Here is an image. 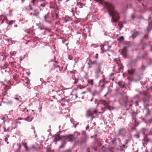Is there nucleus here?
I'll use <instances>...</instances> for the list:
<instances>
[{
    "mask_svg": "<svg viewBox=\"0 0 152 152\" xmlns=\"http://www.w3.org/2000/svg\"><path fill=\"white\" fill-rule=\"evenodd\" d=\"M56 140H59L61 139V138L59 136V134H56Z\"/></svg>",
    "mask_w": 152,
    "mask_h": 152,
    "instance_id": "obj_52",
    "label": "nucleus"
},
{
    "mask_svg": "<svg viewBox=\"0 0 152 152\" xmlns=\"http://www.w3.org/2000/svg\"><path fill=\"white\" fill-rule=\"evenodd\" d=\"M119 70L120 72L121 70H123V68H124V66L122 65V64H120L119 65Z\"/></svg>",
    "mask_w": 152,
    "mask_h": 152,
    "instance_id": "obj_49",
    "label": "nucleus"
},
{
    "mask_svg": "<svg viewBox=\"0 0 152 152\" xmlns=\"http://www.w3.org/2000/svg\"><path fill=\"white\" fill-rule=\"evenodd\" d=\"M142 95L148 99H149L151 97V96L148 94L146 91H143L142 92Z\"/></svg>",
    "mask_w": 152,
    "mask_h": 152,
    "instance_id": "obj_27",
    "label": "nucleus"
},
{
    "mask_svg": "<svg viewBox=\"0 0 152 152\" xmlns=\"http://www.w3.org/2000/svg\"><path fill=\"white\" fill-rule=\"evenodd\" d=\"M60 95L61 94H60L59 95H58V94H57V96H50L49 99H53L54 100H57L58 102H60L61 98L60 97ZM61 95H62V94H61Z\"/></svg>",
    "mask_w": 152,
    "mask_h": 152,
    "instance_id": "obj_14",
    "label": "nucleus"
},
{
    "mask_svg": "<svg viewBox=\"0 0 152 152\" xmlns=\"http://www.w3.org/2000/svg\"><path fill=\"white\" fill-rule=\"evenodd\" d=\"M16 126L14 127H13L12 126L9 127L7 128H6L5 126L4 127V131L5 132H10L13 129H15L16 127Z\"/></svg>",
    "mask_w": 152,
    "mask_h": 152,
    "instance_id": "obj_19",
    "label": "nucleus"
},
{
    "mask_svg": "<svg viewBox=\"0 0 152 152\" xmlns=\"http://www.w3.org/2000/svg\"><path fill=\"white\" fill-rule=\"evenodd\" d=\"M148 99H148L147 98H144L142 99V100L144 103H146L148 101Z\"/></svg>",
    "mask_w": 152,
    "mask_h": 152,
    "instance_id": "obj_56",
    "label": "nucleus"
},
{
    "mask_svg": "<svg viewBox=\"0 0 152 152\" xmlns=\"http://www.w3.org/2000/svg\"><path fill=\"white\" fill-rule=\"evenodd\" d=\"M15 96L16 97L14 98L15 99L19 101L20 102H21L22 103H23V100H22V98L20 96L16 95H15Z\"/></svg>",
    "mask_w": 152,
    "mask_h": 152,
    "instance_id": "obj_24",
    "label": "nucleus"
},
{
    "mask_svg": "<svg viewBox=\"0 0 152 152\" xmlns=\"http://www.w3.org/2000/svg\"><path fill=\"white\" fill-rule=\"evenodd\" d=\"M102 80H100L99 83V86L101 87L102 89L101 90L100 92H101L104 88H105V84L106 83H108L109 82L108 81H107V78L104 75H103L102 76Z\"/></svg>",
    "mask_w": 152,
    "mask_h": 152,
    "instance_id": "obj_8",
    "label": "nucleus"
},
{
    "mask_svg": "<svg viewBox=\"0 0 152 152\" xmlns=\"http://www.w3.org/2000/svg\"><path fill=\"white\" fill-rule=\"evenodd\" d=\"M24 79H21V80L24 82V83L26 84H28L30 81L28 78L26 77V78H24Z\"/></svg>",
    "mask_w": 152,
    "mask_h": 152,
    "instance_id": "obj_29",
    "label": "nucleus"
},
{
    "mask_svg": "<svg viewBox=\"0 0 152 152\" xmlns=\"http://www.w3.org/2000/svg\"><path fill=\"white\" fill-rule=\"evenodd\" d=\"M79 57H74V60L75 61V64L74 65L76 64L77 63H78L79 61Z\"/></svg>",
    "mask_w": 152,
    "mask_h": 152,
    "instance_id": "obj_38",
    "label": "nucleus"
},
{
    "mask_svg": "<svg viewBox=\"0 0 152 152\" xmlns=\"http://www.w3.org/2000/svg\"><path fill=\"white\" fill-rule=\"evenodd\" d=\"M70 101L69 99V96L67 97H66L64 98H61V101L60 102H62L64 104H68L69 102Z\"/></svg>",
    "mask_w": 152,
    "mask_h": 152,
    "instance_id": "obj_17",
    "label": "nucleus"
},
{
    "mask_svg": "<svg viewBox=\"0 0 152 152\" xmlns=\"http://www.w3.org/2000/svg\"><path fill=\"white\" fill-rule=\"evenodd\" d=\"M139 123H137V124H134V127H132V130L133 129H135V127L139 125Z\"/></svg>",
    "mask_w": 152,
    "mask_h": 152,
    "instance_id": "obj_58",
    "label": "nucleus"
},
{
    "mask_svg": "<svg viewBox=\"0 0 152 152\" xmlns=\"http://www.w3.org/2000/svg\"><path fill=\"white\" fill-rule=\"evenodd\" d=\"M4 19L2 20L1 21V23L2 24L4 23V20L6 21L7 22L8 21V19L7 18V17L6 16H4Z\"/></svg>",
    "mask_w": 152,
    "mask_h": 152,
    "instance_id": "obj_51",
    "label": "nucleus"
},
{
    "mask_svg": "<svg viewBox=\"0 0 152 152\" xmlns=\"http://www.w3.org/2000/svg\"><path fill=\"white\" fill-rule=\"evenodd\" d=\"M121 54L125 58L127 57V52L122 51Z\"/></svg>",
    "mask_w": 152,
    "mask_h": 152,
    "instance_id": "obj_34",
    "label": "nucleus"
},
{
    "mask_svg": "<svg viewBox=\"0 0 152 152\" xmlns=\"http://www.w3.org/2000/svg\"><path fill=\"white\" fill-rule=\"evenodd\" d=\"M65 144H64V143L62 144L59 147V148H63L65 147Z\"/></svg>",
    "mask_w": 152,
    "mask_h": 152,
    "instance_id": "obj_62",
    "label": "nucleus"
},
{
    "mask_svg": "<svg viewBox=\"0 0 152 152\" xmlns=\"http://www.w3.org/2000/svg\"><path fill=\"white\" fill-rule=\"evenodd\" d=\"M118 85L121 88H124L126 87V85L125 83H123V81H119L118 83Z\"/></svg>",
    "mask_w": 152,
    "mask_h": 152,
    "instance_id": "obj_22",
    "label": "nucleus"
},
{
    "mask_svg": "<svg viewBox=\"0 0 152 152\" xmlns=\"http://www.w3.org/2000/svg\"><path fill=\"white\" fill-rule=\"evenodd\" d=\"M40 29V30H44L45 31L46 30V28L44 26H41L39 27Z\"/></svg>",
    "mask_w": 152,
    "mask_h": 152,
    "instance_id": "obj_60",
    "label": "nucleus"
},
{
    "mask_svg": "<svg viewBox=\"0 0 152 152\" xmlns=\"http://www.w3.org/2000/svg\"><path fill=\"white\" fill-rule=\"evenodd\" d=\"M138 113V112L137 111H133L132 112H131L132 117H133V116L136 117Z\"/></svg>",
    "mask_w": 152,
    "mask_h": 152,
    "instance_id": "obj_33",
    "label": "nucleus"
},
{
    "mask_svg": "<svg viewBox=\"0 0 152 152\" xmlns=\"http://www.w3.org/2000/svg\"><path fill=\"white\" fill-rule=\"evenodd\" d=\"M100 94V92L96 91H95L92 94V95L93 96H94L96 95H99Z\"/></svg>",
    "mask_w": 152,
    "mask_h": 152,
    "instance_id": "obj_40",
    "label": "nucleus"
},
{
    "mask_svg": "<svg viewBox=\"0 0 152 152\" xmlns=\"http://www.w3.org/2000/svg\"><path fill=\"white\" fill-rule=\"evenodd\" d=\"M110 80H112L113 81L114 80V74L113 73H111L110 75V77L109 78Z\"/></svg>",
    "mask_w": 152,
    "mask_h": 152,
    "instance_id": "obj_37",
    "label": "nucleus"
},
{
    "mask_svg": "<svg viewBox=\"0 0 152 152\" xmlns=\"http://www.w3.org/2000/svg\"><path fill=\"white\" fill-rule=\"evenodd\" d=\"M77 94H71L69 95V99L71 101L75 100L77 97Z\"/></svg>",
    "mask_w": 152,
    "mask_h": 152,
    "instance_id": "obj_18",
    "label": "nucleus"
},
{
    "mask_svg": "<svg viewBox=\"0 0 152 152\" xmlns=\"http://www.w3.org/2000/svg\"><path fill=\"white\" fill-rule=\"evenodd\" d=\"M34 114V113H32V112L29 114L28 115H29L26 118H24V119L26 121L28 122H31L32 121L33 118V116Z\"/></svg>",
    "mask_w": 152,
    "mask_h": 152,
    "instance_id": "obj_16",
    "label": "nucleus"
},
{
    "mask_svg": "<svg viewBox=\"0 0 152 152\" xmlns=\"http://www.w3.org/2000/svg\"><path fill=\"white\" fill-rule=\"evenodd\" d=\"M128 73L130 75H132L133 74L134 71L135 70H134L132 68H131L130 69H128L127 70Z\"/></svg>",
    "mask_w": 152,
    "mask_h": 152,
    "instance_id": "obj_30",
    "label": "nucleus"
},
{
    "mask_svg": "<svg viewBox=\"0 0 152 152\" xmlns=\"http://www.w3.org/2000/svg\"><path fill=\"white\" fill-rule=\"evenodd\" d=\"M24 118H18V119H16V124H21L20 122L19 121L20 120H23Z\"/></svg>",
    "mask_w": 152,
    "mask_h": 152,
    "instance_id": "obj_42",
    "label": "nucleus"
},
{
    "mask_svg": "<svg viewBox=\"0 0 152 152\" xmlns=\"http://www.w3.org/2000/svg\"><path fill=\"white\" fill-rule=\"evenodd\" d=\"M31 148L34 149V150H37V151H38L39 150H40V147H36L34 145H32Z\"/></svg>",
    "mask_w": 152,
    "mask_h": 152,
    "instance_id": "obj_36",
    "label": "nucleus"
},
{
    "mask_svg": "<svg viewBox=\"0 0 152 152\" xmlns=\"http://www.w3.org/2000/svg\"><path fill=\"white\" fill-rule=\"evenodd\" d=\"M144 138L143 140L145 141L148 142L150 141V139L148 138L147 135L145 134H143Z\"/></svg>",
    "mask_w": 152,
    "mask_h": 152,
    "instance_id": "obj_31",
    "label": "nucleus"
},
{
    "mask_svg": "<svg viewBox=\"0 0 152 152\" xmlns=\"http://www.w3.org/2000/svg\"><path fill=\"white\" fill-rule=\"evenodd\" d=\"M68 138L70 141H72L74 138V137L73 135H70L68 136Z\"/></svg>",
    "mask_w": 152,
    "mask_h": 152,
    "instance_id": "obj_53",
    "label": "nucleus"
},
{
    "mask_svg": "<svg viewBox=\"0 0 152 152\" xmlns=\"http://www.w3.org/2000/svg\"><path fill=\"white\" fill-rule=\"evenodd\" d=\"M40 2V5L39 7V8L40 11L42 10V8L44 7L46 5L48 4V3L46 0H37V3Z\"/></svg>",
    "mask_w": 152,
    "mask_h": 152,
    "instance_id": "obj_10",
    "label": "nucleus"
},
{
    "mask_svg": "<svg viewBox=\"0 0 152 152\" xmlns=\"http://www.w3.org/2000/svg\"><path fill=\"white\" fill-rule=\"evenodd\" d=\"M100 103L101 104L104 106V107L101 108V110L102 111L99 112V113L100 114L103 113L106 111L107 109L109 110H113L114 109L113 107L110 105L109 102L107 101L102 100H100Z\"/></svg>",
    "mask_w": 152,
    "mask_h": 152,
    "instance_id": "obj_3",
    "label": "nucleus"
},
{
    "mask_svg": "<svg viewBox=\"0 0 152 152\" xmlns=\"http://www.w3.org/2000/svg\"><path fill=\"white\" fill-rule=\"evenodd\" d=\"M1 102H3V103H6V104H12L13 102V101L11 100L7 102L5 101H1Z\"/></svg>",
    "mask_w": 152,
    "mask_h": 152,
    "instance_id": "obj_41",
    "label": "nucleus"
},
{
    "mask_svg": "<svg viewBox=\"0 0 152 152\" xmlns=\"http://www.w3.org/2000/svg\"><path fill=\"white\" fill-rule=\"evenodd\" d=\"M140 43L142 45V49L143 50H144L145 49V46H148L149 44L147 43L146 42H143V39H141Z\"/></svg>",
    "mask_w": 152,
    "mask_h": 152,
    "instance_id": "obj_23",
    "label": "nucleus"
},
{
    "mask_svg": "<svg viewBox=\"0 0 152 152\" xmlns=\"http://www.w3.org/2000/svg\"><path fill=\"white\" fill-rule=\"evenodd\" d=\"M77 5L79 8H81L83 7V6H84L85 4L81 3L80 2H77Z\"/></svg>",
    "mask_w": 152,
    "mask_h": 152,
    "instance_id": "obj_32",
    "label": "nucleus"
},
{
    "mask_svg": "<svg viewBox=\"0 0 152 152\" xmlns=\"http://www.w3.org/2000/svg\"><path fill=\"white\" fill-rule=\"evenodd\" d=\"M112 91V90L111 88H109L108 89V91L107 92V94H108V95H110Z\"/></svg>",
    "mask_w": 152,
    "mask_h": 152,
    "instance_id": "obj_57",
    "label": "nucleus"
},
{
    "mask_svg": "<svg viewBox=\"0 0 152 152\" xmlns=\"http://www.w3.org/2000/svg\"><path fill=\"white\" fill-rule=\"evenodd\" d=\"M144 108L146 110V114H145V115L144 116L145 118H146L147 116L148 115H150L151 112V111L148 108L145 107V106L144 107Z\"/></svg>",
    "mask_w": 152,
    "mask_h": 152,
    "instance_id": "obj_25",
    "label": "nucleus"
},
{
    "mask_svg": "<svg viewBox=\"0 0 152 152\" xmlns=\"http://www.w3.org/2000/svg\"><path fill=\"white\" fill-rule=\"evenodd\" d=\"M51 17L52 18V20H55L56 19H58L59 18V15L58 13H53L51 14Z\"/></svg>",
    "mask_w": 152,
    "mask_h": 152,
    "instance_id": "obj_20",
    "label": "nucleus"
},
{
    "mask_svg": "<svg viewBox=\"0 0 152 152\" xmlns=\"http://www.w3.org/2000/svg\"><path fill=\"white\" fill-rule=\"evenodd\" d=\"M122 100L125 104H126L129 102L128 96L126 95L123 96Z\"/></svg>",
    "mask_w": 152,
    "mask_h": 152,
    "instance_id": "obj_21",
    "label": "nucleus"
},
{
    "mask_svg": "<svg viewBox=\"0 0 152 152\" xmlns=\"http://www.w3.org/2000/svg\"><path fill=\"white\" fill-rule=\"evenodd\" d=\"M72 20V18L71 17L66 15L65 17L59 18L58 23L62 26H66L69 25Z\"/></svg>",
    "mask_w": 152,
    "mask_h": 152,
    "instance_id": "obj_4",
    "label": "nucleus"
},
{
    "mask_svg": "<svg viewBox=\"0 0 152 152\" xmlns=\"http://www.w3.org/2000/svg\"><path fill=\"white\" fill-rule=\"evenodd\" d=\"M22 145L24 146V147L26 148V151H28V147L27 145V144L25 142H22Z\"/></svg>",
    "mask_w": 152,
    "mask_h": 152,
    "instance_id": "obj_45",
    "label": "nucleus"
},
{
    "mask_svg": "<svg viewBox=\"0 0 152 152\" xmlns=\"http://www.w3.org/2000/svg\"><path fill=\"white\" fill-rule=\"evenodd\" d=\"M45 31H47L48 32H51V30L50 29L48 28H46V30L45 31H44V32H45Z\"/></svg>",
    "mask_w": 152,
    "mask_h": 152,
    "instance_id": "obj_63",
    "label": "nucleus"
},
{
    "mask_svg": "<svg viewBox=\"0 0 152 152\" xmlns=\"http://www.w3.org/2000/svg\"><path fill=\"white\" fill-rule=\"evenodd\" d=\"M117 39L118 41H123L124 39V38L123 36H121L119 38H118Z\"/></svg>",
    "mask_w": 152,
    "mask_h": 152,
    "instance_id": "obj_55",
    "label": "nucleus"
},
{
    "mask_svg": "<svg viewBox=\"0 0 152 152\" xmlns=\"http://www.w3.org/2000/svg\"><path fill=\"white\" fill-rule=\"evenodd\" d=\"M72 76L73 79H74V84H77L78 83V82L79 81V79H78L77 78L74 79V77H75L74 75H73Z\"/></svg>",
    "mask_w": 152,
    "mask_h": 152,
    "instance_id": "obj_39",
    "label": "nucleus"
},
{
    "mask_svg": "<svg viewBox=\"0 0 152 152\" xmlns=\"http://www.w3.org/2000/svg\"><path fill=\"white\" fill-rule=\"evenodd\" d=\"M40 12L37 9H35L33 13L31 12L30 13V15H33L37 18H38L39 16Z\"/></svg>",
    "mask_w": 152,
    "mask_h": 152,
    "instance_id": "obj_15",
    "label": "nucleus"
},
{
    "mask_svg": "<svg viewBox=\"0 0 152 152\" xmlns=\"http://www.w3.org/2000/svg\"><path fill=\"white\" fill-rule=\"evenodd\" d=\"M15 20H11L8 21V22H7L6 23L8 25H12L15 22Z\"/></svg>",
    "mask_w": 152,
    "mask_h": 152,
    "instance_id": "obj_35",
    "label": "nucleus"
},
{
    "mask_svg": "<svg viewBox=\"0 0 152 152\" xmlns=\"http://www.w3.org/2000/svg\"><path fill=\"white\" fill-rule=\"evenodd\" d=\"M37 0H31V3L32 4L33 6H34L36 5V2H37Z\"/></svg>",
    "mask_w": 152,
    "mask_h": 152,
    "instance_id": "obj_50",
    "label": "nucleus"
},
{
    "mask_svg": "<svg viewBox=\"0 0 152 152\" xmlns=\"http://www.w3.org/2000/svg\"><path fill=\"white\" fill-rule=\"evenodd\" d=\"M34 110H28L26 108H24L22 111L21 115L23 117L26 116V115H28L32 112H33Z\"/></svg>",
    "mask_w": 152,
    "mask_h": 152,
    "instance_id": "obj_12",
    "label": "nucleus"
},
{
    "mask_svg": "<svg viewBox=\"0 0 152 152\" xmlns=\"http://www.w3.org/2000/svg\"><path fill=\"white\" fill-rule=\"evenodd\" d=\"M132 121L135 124H137V123H139L137 122V118L136 117L133 116L132 117Z\"/></svg>",
    "mask_w": 152,
    "mask_h": 152,
    "instance_id": "obj_43",
    "label": "nucleus"
},
{
    "mask_svg": "<svg viewBox=\"0 0 152 152\" xmlns=\"http://www.w3.org/2000/svg\"><path fill=\"white\" fill-rule=\"evenodd\" d=\"M9 86H6L2 90V92L0 96H2L1 99L3 100H7L8 99L9 95L7 94V90L10 88Z\"/></svg>",
    "mask_w": 152,
    "mask_h": 152,
    "instance_id": "obj_6",
    "label": "nucleus"
},
{
    "mask_svg": "<svg viewBox=\"0 0 152 152\" xmlns=\"http://www.w3.org/2000/svg\"><path fill=\"white\" fill-rule=\"evenodd\" d=\"M15 63L16 62L15 61H13L10 63V64H9V66L13 67H15Z\"/></svg>",
    "mask_w": 152,
    "mask_h": 152,
    "instance_id": "obj_47",
    "label": "nucleus"
},
{
    "mask_svg": "<svg viewBox=\"0 0 152 152\" xmlns=\"http://www.w3.org/2000/svg\"><path fill=\"white\" fill-rule=\"evenodd\" d=\"M62 65H61V67L60 66V71H62L63 72L66 71V70L67 69V64H65V61H62L61 62Z\"/></svg>",
    "mask_w": 152,
    "mask_h": 152,
    "instance_id": "obj_13",
    "label": "nucleus"
},
{
    "mask_svg": "<svg viewBox=\"0 0 152 152\" xmlns=\"http://www.w3.org/2000/svg\"><path fill=\"white\" fill-rule=\"evenodd\" d=\"M43 20L45 22L48 23H51L52 19L51 17V13L50 12H48L44 15Z\"/></svg>",
    "mask_w": 152,
    "mask_h": 152,
    "instance_id": "obj_9",
    "label": "nucleus"
},
{
    "mask_svg": "<svg viewBox=\"0 0 152 152\" xmlns=\"http://www.w3.org/2000/svg\"><path fill=\"white\" fill-rule=\"evenodd\" d=\"M99 3L103 5V8L107 10L109 15L112 17L111 22L117 23L120 17L118 13L115 11L114 6L110 3L104 1L103 0H99Z\"/></svg>",
    "mask_w": 152,
    "mask_h": 152,
    "instance_id": "obj_1",
    "label": "nucleus"
},
{
    "mask_svg": "<svg viewBox=\"0 0 152 152\" xmlns=\"http://www.w3.org/2000/svg\"><path fill=\"white\" fill-rule=\"evenodd\" d=\"M87 60H89L88 63V69H90L92 68L93 64L97 66L96 67L94 70V73L96 75H98L100 73L102 74H103V71H101L103 62L98 63L96 61H92L90 59L88 58L87 59Z\"/></svg>",
    "mask_w": 152,
    "mask_h": 152,
    "instance_id": "obj_2",
    "label": "nucleus"
},
{
    "mask_svg": "<svg viewBox=\"0 0 152 152\" xmlns=\"http://www.w3.org/2000/svg\"><path fill=\"white\" fill-rule=\"evenodd\" d=\"M139 34V32L137 31L133 32V34L132 35V37L133 39L135 38Z\"/></svg>",
    "mask_w": 152,
    "mask_h": 152,
    "instance_id": "obj_26",
    "label": "nucleus"
},
{
    "mask_svg": "<svg viewBox=\"0 0 152 152\" xmlns=\"http://www.w3.org/2000/svg\"><path fill=\"white\" fill-rule=\"evenodd\" d=\"M68 59H69L70 60H72L74 59V57H73V56L71 55H69L68 56Z\"/></svg>",
    "mask_w": 152,
    "mask_h": 152,
    "instance_id": "obj_59",
    "label": "nucleus"
},
{
    "mask_svg": "<svg viewBox=\"0 0 152 152\" xmlns=\"http://www.w3.org/2000/svg\"><path fill=\"white\" fill-rule=\"evenodd\" d=\"M99 112H98L97 108L94 109L90 108L86 112V116L88 118L91 117L93 118H95V117L93 116L96 113H99Z\"/></svg>",
    "mask_w": 152,
    "mask_h": 152,
    "instance_id": "obj_7",
    "label": "nucleus"
},
{
    "mask_svg": "<svg viewBox=\"0 0 152 152\" xmlns=\"http://www.w3.org/2000/svg\"><path fill=\"white\" fill-rule=\"evenodd\" d=\"M32 6V5L29 4L28 7H25V8L27 10H32L33 9Z\"/></svg>",
    "mask_w": 152,
    "mask_h": 152,
    "instance_id": "obj_28",
    "label": "nucleus"
},
{
    "mask_svg": "<svg viewBox=\"0 0 152 152\" xmlns=\"http://www.w3.org/2000/svg\"><path fill=\"white\" fill-rule=\"evenodd\" d=\"M8 65H9V64L7 63H5L4 64L2 67L3 68H6L8 66Z\"/></svg>",
    "mask_w": 152,
    "mask_h": 152,
    "instance_id": "obj_54",
    "label": "nucleus"
},
{
    "mask_svg": "<svg viewBox=\"0 0 152 152\" xmlns=\"http://www.w3.org/2000/svg\"><path fill=\"white\" fill-rule=\"evenodd\" d=\"M127 47L126 46H124L123 48V49L122 51L127 52Z\"/></svg>",
    "mask_w": 152,
    "mask_h": 152,
    "instance_id": "obj_61",
    "label": "nucleus"
},
{
    "mask_svg": "<svg viewBox=\"0 0 152 152\" xmlns=\"http://www.w3.org/2000/svg\"><path fill=\"white\" fill-rule=\"evenodd\" d=\"M10 54L11 56H15L16 54V52H13L12 53H11Z\"/></svg>",
    "mask_w": 152,
    "mask_h": 152,
    "instance_id": "obj_64",
    "label": "nucleus"
},
{
    "mask_svg": "<svg viewBox=\"0 0 152 152\" xmlns=\"http://www.w3.org/2000/svg\"><path fill=\"white\" fill-rule=\"evenodd\" d=\"M47 152H54V151L52 150L51 148L49 147H48L47 148Z\"/></svg>",
    "mask_w": 152,
    "mask_h": 152,
    "instance_id": "obj_46",
    "label": "nucleus"
},
{
    "mask_svg": "<svg viewBox=\"0 0 152 152\" xmlns=\"http://www.w3.org/2000/svg\"><path fill=\"white\" fill-rule=\"evenodd\" d=\"M88 83L90 84L91 85H92L94 83V81L93 80L91 79H88L87 80Z\"/></svg>",
    "mask_w": 152,
    "mask_h": 152,
    "instance_id": "obj_44",
    "label": "nucleus"
},
{
    "mask_svg": "<svg viewBox=\"0 0 152 152\" xmlns=\"http://www.w3.org/2000/svg\"><path fill=\"white\" fill-rule=\"evenodd\" d=\"M110 143L113 147H115V140H113L111 141Z\"/></svg>",
    "mask_w": 152,
    "mask_h": 152,
    "instance_id": "obj_48",
    "label": "nucleus"
},
{
    "mask_svg": "<svg viewBox=\"0 0 152 152\" xmlns=\"http://www.w3.org/2000/svg\"><path fill=\"white\" fill-rule=\"evenodd\" d=\"M77 36L79 37V42H81L85 41L87 35L86 34L83 32L82 34H78Z\"/></svg>",
    "mask_w": 152,
    "mask_h": 152,
    "instance_id": "obj_11",
    "label": "nucleus"
},
{
    "mask_svg": "<svg viewBox=\"0 0 152 152\" xmlns=\"http://www.w3.org/2000/svg\"><path fill=\"white\" fill-rule=\"evenodd\" d=\"M55 58L56 57H54V59L51 60L49 62V63L52 62H53L52 65V66L50 69V71H53V72L54 73L59 72L60 71V66L56 64L57 63V62L55 61Z\"/></svg>",
    "mask_w": 152,
    "mask_h": 152,
    "instance_id": "obj_5",
    "label": "nucleus"
}]
</instances>
